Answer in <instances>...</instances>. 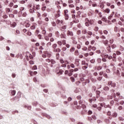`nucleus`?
I'll return each instance as SVG.
<instances>
[{
    "mask_svg": "<svg viewBox=\"0 0 124 124\" xmlns=\"http://www.w3.org/2000/svg\"><path fill=\"white\" fill-rule=\"evenodd\" d=\"M113 56L109 55L108 54H106L104 55V58L105 59H108V60H112L113 62H116V56L117 55L116 53H113L112 55Z\"/></svg>",
    "mask_w": 124,
    "mask_h": 124,
    "instance_id": "f257e3e1",
    "label": "nucleus"
},
{
    "mask_svg": "<svg viewBox=\"0 0 124 124\" xmlns=\"http://www.w3.org/2000/svg\"><path fill=\"white\" fill-rule=\"evenodd\" d=\"M42 73L44 74V76H46V75H49L50 74V68L48 67H46V70L44 69L42 70Z\"/></svg>",
    "mask_w": 124,
    "mask_h": 124,
    "instance_id": "f03ea898",
    "label": "nucleus"
},
{
    "mask_svg": "<svg viewBox=\"0 0 124 124\" xmlns=\"http://www.w3.org/2000/svg\"><path fill=\"white\" fill-rule=\"evenodd\" d=\"M120 21H118V25L119 26H124V15L120 17Z\"/></svg>",
    "mask_w": 124,
    "mask_h": 124,
    "instance_id": "7ed1b4c3",
    "label": "nucleus"
},
{
    "mask_svg": "<svg viewBox=\"0 0 124 124\" xmlns=\"http://www.w3.org/2000/svg\"><path fill=\"white\" fill-rule=\"evenodd\" d=\"M21 94H22L21 93V92H18L17 95L12 99V101H14L15 100H16V99H19V98H21Z\"/></svg>",
    "mask_w": 124,
    "mask_h": 124,
    "instance_id": "20e7f679",
    "label": "nucleus"
},
{
    "mask_svg": "<svg viewBox=\"0 0 124 124\" xmlns=\"http://www.w3.org/2000/svg\"><path fill=\"white\" fill-rule=\"evenodd\" d=\"M85 102L84 100H81L79 101V104L80 105H81V108H83V109H85L86 108V105H85Z\"/></svg>",
    "mask_w": 124,
    "mask_h": 124,
    "instance_id": "39448f33",
    "label": "nucleus"
},
{
    "mask_svg": "<svg viewBox=\"0 0 124 124\" xmlns=\"http://www.w3.org/2000/svg\"><path fill=\"white\" fill-rule=\"evenodd\" d=\"M81 64H82V65H85L84 66H83L84 69H87V68H88V65H89V64L88 63H86V61L85 60L82 61Z\"/></svg>",
    "mask_w": 124,
    "mask_h": 124,
    "instance_id": "423d86ee",
    "label": "nucleus"
},
{
    "mask_svg": "<svg viewBox=\"0 0 124 124\" xmlns=\"http://www.w3.org/2000/svg\"><path fill=\"white\" fill-rule=\"evenodd\" d=\"M108 86H111L112 88H115L116 87V83L113 82L111 81H108Z\"/></svg>",
    "mask_w": 124,
    "mask_h": 124,
    "instance_id": "0eeeda50",
    "label": "nucleus"
},
{
    "mask_svg": "<svg viewBox=\"0 0 124 124\" xmlns=\"http://www.w3.org/2000/svg\"><path fill=\"white\" fill-rule=\"evenodd\" d=\"M71 39L72 40L73 44H75V45L77 44V39H76V37H75V36H73L71 38Z\"/></svg>",
    "mask_w": 124,
    "mask_h": 124,
    "instance_id": "6e6552de",
    "label": "nucleus"
},
{
    "mask_svg": "<svg viewBox=\"0 0 124 124\" xmlns=\"http://www.w3.org/2000/svg\"><path fill=\"white\" fill-rule=\"evenodd\" d=\"M85 25L86 27H90V23L89 22V18H85Z\"/></svg>",
    "mask_w": 124,
    "mask_h": 124,
    "instance_id": "1a4fd4ad",
    "label": "nucleus"
},
{
    "mask_svg": "<svg viewBox=\"0 0 124 124\" xmlns=\"http://www.w3.org/2000/svg\"><path fill=\"white\" fill-rule=\"evenodd\" d=\"M29 74L31 75V77H32L33 76V75H36V74H37V71L32 72V71H30Z\"/></svg>",
    "mask_w": 124,
    "mask_h": 124,
    "instance_id": "9d476101",
    "label": "nucleus"
},
{
    "mask_svg": "<svg viewBox=\"0 0 124 124\" xmlns=\"http://www.w3.org/2000/svg\"><path fill=\"white\" fill-rule=\"evenodd\" d=\"M74 72V69H70L69 70V74H68V76L70 77V76H72L73 75V73Z\"/></svg>",
    "mask_w": 124,
    "mask_h": 124,
    "instance_id": "9b49d317",
    "label": "nucleus"
},
{
    "mask_svg": "<svg viewBox=\"0 0 124 124\" xmlns=\"http://www.w3.org/2000/svg\"><path fill=\"white\" fill-rule=\"evenodd\" d=\"M67 35L68 36H73V32L70 31H67Z\"/></svg>",
    "mask_w": 124,
    "mask_h": 124,
    "instance_id": "f8f14e48",
    "label": "nucleus"
},
{
    "mask_svg": "<svg viewBox=\"0 0 124 124\" xmlns=\"http://www.w3.org/2000/svg\"><path fill=\"white\" fill-rule=\"evenodd\" d=\"M35 26H36V23H33L30 27L31 30H35Z\"/></svg>",
    "mask_w": 124,
    "mask_h": 124,
    "instance_id": "ddd939ff",
    "label": "nucleus"
},
{
    "mask_svg": "<svg viewBox=\"0 0 124 124\" xmlns=\"http://www.w3.org/2000/svg\"><path fill=\"white\" fill-rule=\"evenodd\" d=\"M93 13H94L93 11L90 10L88 13V16H93Z\"/></svg>",
    "mask_w": 124,
    "mask_h": 124,
    "instance_id": "4468645a",
    "label": "nucleus"
},
{
    "mask_svg": "<svg viewBox=\"0 0 124 124\" xmlns=\"http://www.w3.org/2000/svg\"><path fill=\"white\" fill-rule=\"evenodd\" d=\"M100 93H101V92L100 91H96V98H99V96H100Z\"/></svg>",
    "mask_w": 124,
    "mask_h": 124,
    "instance_id": "2eb2a0df",
    "label": "nucleus"
},
{
    "mask_svg": "<svg viewBox=\"0 0 124 124\" xmlns=\"http://www.w3.org/2000/svg\"><path fill=\"white\" fill-rule=\"evenodd\" d=\"M60 12L61 11H60V10L57 11V13L55 14V16L56 18H59V17L61 16V15H60Z\"/></svg>",
    "mask_w": 124,
    "mask_h": 124,
    "instance_id": "dca6fc26",
    "label": "nucleus"
},
{
    "mask_svg": "<svg viewBox=\"0 0 124 124\" xmlns=\"http://www.w3.org/2000/svg\"><path fill=\"white\" fill-rule=\"evenodd\" d=\"M106 49L108 53L111 52V46H110V45L106 46Z\"/></svg>",
    "mask_w": 124,
    "mask_h": 124,
    "instance_id": "f3484780",
    "label": "nucleus"
},
{
    "mask_svg": "<svg viewBox=\"0 0 124 124\" xmlns=\"http://www.w3.org/2000/svg\"><path fill=\"white\" fill-rule=\"evenodd\" d=\"M56 24H59L60 23L62 24V25H63V20H60L59 19H57L56 21Z\"/></svg>",
    "mask_w": 124,
    "mask_h": 124,
    "instance_id": "a211bd4d",
    "label": "nucleus"
},
{
    "mask_svg": "<svg viewBox=\"0 0 124 124\" xmlns=\"http://www.w3.org/2000/svg\"><path fill=\"white\" fill-rule=\"evenodd\" d=\"M110 9L107 8L104 10L103 12L104 13H107V14H108V13H110Z\"/></svg>",
    "mask_w": 124,
    "mask_h": 124,
    "instance_id": "6ab92c4d",
    "label": "nucleus"
},
{
    "mask_svg": "<svg viewBox=\"0 0 124 124\" xmlns=\"http://www.w3.org/2000/svg\"><path fill=\"white\" fill-rule=\"evenodd\" d=\"M53 51L55 53H60L61 52V49L60 48H56V49H53Z\"/></svg>",
    "mask_w": 124,
    "mask_h": 124,
    "instance_id": "aec40b11",
    "label": "nucleus"
},
{
    "mask_svg": "<svg viewBox=\"0 0 124 124\" xmlns=\"http://www.w3.org/2000/svg\"><path fill=\"white\" fill-rule=\"evenodd\" d=\"M95 69L98 71L101 70L102 69V66H96L95 67Z\"/></svg>",
    "mask_w": 124,
    "mask_h": 124,
    "instance_id": "412c9836",
    "label": "nucleus"
},
{
    "mask_svg": "<svg viewBox=\"0 0 124 124\" xmlns=\"http://www.w3.org/2000/svg\"><path fill=\"white\" fill-rule=\"evenodd\" d=\"M87 34H88V35H90V36H87V37H91L92 35H93V32L91 31H88Z\"/></svg>",
    "mask_w": 124,
    "mask_h": 124,
    "instance_id": "4be33fe9",
    "label": "nucleus"
},
{
    "mask_svg": "<svg viewBox=\"0 0 124 124\" xmlns=\"http://www.w3.org/2000/svg\"><path fill=\"white\" fill-rule=\"evenodd\" d=\"M103 43H104V45L106 47L109 45V43H108V40L104 41Z\"/></svg>",
    "mask_w": 124,
    "mask_h": 124,
    "instance_id": "5701e85b",
    "label": "nucleus"
},
{
    "mask_svg": "<svg viewBox=\"0 0 124 124\" xmlns=\"http://www.w3.org/2000/svg\"><path fill=\"white\" fill-rule=\"evenodd\" d=\"M60 37L61 38H63L64 39H65V38H66V35L65 34L62 33L60 35Z\"/></svg>",
    "mask_w": 124,
    "mask_h": 124,
    "instance_id": "b1692460",
    "label": "nucleus"
},
{
    "mask_svg": "<svg viewBox=\"0 0 124 124\" xmlns=\"http://www.w3.org/2000/svg\"><path fill=\"white\" fill-rule=\"evenodd\" d=\"M42 11H45V10H46V8H47V7H46V6H45V4H43V5H42Z\"/></svg>",
    "mask_w": 124,
    "mask_h": 124,
    "instance_id": "393cba45",
    "label": "nucleus"
},
{
    "mask_svg": "<svg viewBox=\"0 0 124 124\" xmlns=\"http://www.w3.org/2000/svg\"><path fill=\"white\" fill-rule=\"evenodd\" d=\"M64 72L63 70L62 69H60L59 71V72H58L57 74H60V75H62V73Z\"/></svg>",
    "mask_w": 124,
    "mask_h": 124,
    "instance_id": "a878e982",
    "label": "nucleus"
},
{
    "mask_svg": "<svg viewBox=\"0 0 124 124\" xmlns=\"http://www.w3.org/2000/svg\"><path fill=\"white\" fill-rule=\"evenodd\" d=\"M75 56H79V51L78 49H76L74 52Z\"/></svg>",
    "mask_w": 124,
    "mask_h": 124,
    "instance_id": "bb28decb",
    "label": "nucleus"
},
{
    "mask_svg": "<svg viewBox=\"0 0 124 124\" xmlns=\"http://www.w3.org/2000/svg\"><path fill=\"white\" fill-rule=\"evenodd\" d=\"M16 26H17V24L15 22L11 24V27H12V28H15Z\"/></svg>",
    "mask_w": 124,
    "mask_h": 124,
    "instance_id": "cd10ccee",
    "label": "nucleus"
},
{
    "mask_svg": "<svg viewBox=\"0 0 124 124\" xmlns=\"http://www.w3.org/2000/svg\"><path fill=\"white\" fill-rule=\"evenodd\" d=\"M89 25H93V23H94V21L93 19H90V20L89 19Z\"/></svg>",
    "mask_w": 124,
    "mask_h": 124,
    "instance_id": "c85d7f7f",
    "label": "nucleus"
},
{
    "mask_svg": "<svg viewBox=\"0 0 124 124\" xmlns=\"http://www.w3.org/2000/svg\"><path fill=\"white\" fill-rule=\"evenodd\" d=\"M81 32L83 34H86V33H88V32H87V30L86 29L82 30Z\"/></svg>",
    "mask_w": 124,
    "mask_h": 124,
    "instance_id": "c756f323",
    "label": "nucleus"
},
{
    "mask_svg": "<svg viewBox=\"0 0 124 124\" xmlns=\"http://www.w3.org/2000/svg\"><path fill=\"white\" fill-rule=\"evenodd\" d=\"M64 16L65 17V20H68V19L69 18V16L68 15V14L67 15H64Z\"/></svg>",
    "mask_w": 124,
    "mask_h": 124,
    "instance_id": "7c9ffc66",
    "label": "nucleus"
},
{
    "mask_svg": "<svg viewBox=\"0 0 124 124\" xmlns=\"http://www.w3.org/2000/svg\"><path fill=\"white\" fill-rule=\"evenodd\" d=\"M99 29V28H98V27L95 26L93 29V31H98Z\"/></svg>",
    "mask_w": 124,
    "mask_h": 124,
    "instance_id": "2f4dec72",
    "label": "nucleus"
},
{
    "mask_svg": "<svg viewBox=\"0 0 124 124\" xmlns=\"http://www.w3.org/2000/svg\"><path fill=\"white\" fill-rule=\"evenodd\" d=\"M25 27L26 28H30V27H31V24H30V23H26Z\"/></svg>",
    "mask_w": 124,
    "mask_h": 124,
    "instance_id": "473e14b6",
    "label": "nucleus"
},
{
    "mask_svg": "<svg viewBox=\"0 0 124 124\" xmlns=\"http://www.w3.org/2000/svg\"><path fill=\"white\" fill-rule=\"evenodd\" d=\"M74 51H75V47H71L70 49V52L71 53H73V52H74Z\"/></svg>",
    "mask_w": 124,
    "mask_h": 124,
    "instance_id": "72a5a7b5",
    "label": "nucleus"
},
{
    "mask_svg": "<svg viewBox=\"0 0 124 124\" xmlns=\"http://www.w3.org/2000/svg\"><path fill=\"white\" fill-rule=\"evenodd\" d=\"M56 60H59L60 59V54L59 53H56Z\"/></svg>",
    "mask_w": 124,
    "mask_h": 124,
    "instance_id": "f704fd0d",
    "label": "nucleus"
},
{
    "mask_svg": "<svg viewBox=\"0 0 124 124\" xmlns=\"http://www.w3.org/2000/svg\"><path fill=\"white\" fill-rule=\"evenodd\" d=\"M36 9L37 10H39L40 9V4H38L36 5Z\"/></svg>",
    "mask_w": 124,
    "mask_h": 124,
    "instance_id": "c9c22d12",
    "label": "nucleus"
},
{
    "mask_svg": "<svg viewBox=\"0 0 124 124\" xmlns=\"http://www.w3.org/2000/svg\"><path fill=\"white\" fill-rule=\"evenodd\" d=\"M5 11H6V13H9V12H10V8H6L5 9Z\"/></svg>",
    "mask_w": 124,
    "mask_h": 124,
    "instance_id": "e433bc0d",
    "label": "nucleus"
},
{
    "mask_svg": "<svg viewBox=\"0 0 124 124\" xmlns=\"http://www.w3.org/2000/svg\"><path fill=\"white\" fill-rule=\"evenodd\" d=\"M57 44H54L52 45V48L54 49V50H55V49L57 48Z\"/></svg>",
    "mask_w": 124,
    "mask_h": 124,
    "instance_id": "4c0bfd02",
    "label": "nucleus"
},
{
    "mask_svg": "<svg viewBox=\"0 0 124 124\" xmlns=\"http://www.w3.org/2000/svg\"><path fill=\"white\" fill-rule=\"evenodd\" d=\"M103 90H104V91H109V87H108V86H105L103 88Z\"/></svg>",
    "mask_w": 124,
    "mask_h": 124,
    "instance_id": "58836bf2",
    "label": "nucleus"
},
{
    "mask_svg": "<svg viewBox=\"0 0 124 124\" xmlns=\"http://www.w3.org/2000/svg\"><path fill=\"white\" fill-rule=\"evenodd\" d=\"M13 5H14V3L13 2H10L9 4V7H13Z\"/></svg>",
    "mask_w": 124,
    "mask_h": 124,
    "instance_id": "ea45409f",
    "label": "nucleus"
},
{
    "mask_svg": "<svg viewBox=\"0 0 124 124\" xmlns=\"http://www.w3.org/2000/svg\"><path fill=\"white\" fill-rule=\"evenodd\" d=\"M11 94L12 95H14L15 94H16V90H13L11 92Z\"/></svg>",
    "mask_w": 124,
    "mask_h": 124,
    "instance_id": "a19ab883",
    "label": "nucleus"
},
{
    "mask_svg": "<svg viewBox=\"0 0 124 124\" xmlns=\"http://www.w3.org/2000/svg\"><path fill=\"white\" fill-rule=\"evenodd\" d=\"M68 13V10H64V15H66Z\"/></svg>",
    "mask_w": 124,
    "mask_h": 124,
    "instance_id": "79ce46f5",
    "label": "nucleus"
},
{
    "mask_svg": "<svg viewBox=\"0 0 124 124\" xmlns=\"http://www.w3.org/2000/svg\"><path fill=\"white\" fill-rule=\"evenodd\" d=\"M57 44H58L59 46H62V41H59L58 42H57Z\"/></svg>",
    "mask_w": 124,
    "mask_h": 124,
    "instance_id": "37998d69",
    "label": "nucleus"
},
{
    "mask_svg": "<svg viewBox=\"0 0 124 124\" xmlns=\"http://www.w3.org/2000/svg\"><path fill=\"white\" fill-rule=\"evenodd\" d=\"M70 80H71V82H75V78L74 77H71L70 78Z\"/></svg>",
    "mask_w": 124,
    "mask_h": 124,
    "instance_id": "c03bdc74",
    "label": "nucleus"
},
{
    "mask_svg": "<svg viewBox=\"0 0 124 124\" xmlns=\"http://www.w3.org/2000/svg\"><path fill=\"white\" fill-rule=\"evenodd\" d=\"M50 62L52 64H55V63H56V62L54 60H50Z\"/></svg>",
    "mask_w": 124,
    "mask_h": 124,
    "instance_id": "a18cd8bd",
    "label": "nucleus"
},
{
    "mask_svg": "<svg viewBox=\"0 0 124 124\" xmlns=\"http://www.w3.org/2000/svg\"><path fill=\"white\" fill-rule=\"evenodd\" d=\"M29 12L30 13H34V10L33 9H31L30 10H29Z\"/></svg>",
    "mask_w": 124,
    "mask_h": 124,
    "instance_id": "49530a36",
    "label": "nucleus"
},
{
    "mask_svg": "<svg viewBox=\"0 0 124 124\" xmlns=\"http://www.w3.org/2000/svg\"><path fill=\"white\" fill-rule=\"evenodd\" d=\"M117 116H118V114H117L116 112L113 113L112 114V117H113V118H116Z\"/></svg>",
    "mask_w": 124,
    "mask_h": 124,
    "instance_id": "de8ad7c7",
    "label": "nucleus"
},
{
    "mask_svg": "<svg viewBox=\"0 0 124 124\" xmlns=\"http://www.w3.org/2000/svg\"><path fill=\"white\" fill-rule=\"evenodd\" d=\"M42 16L43 18H45V17H47V14L45 13L42 15Z\"/></svg>",
    "mask_w": 124,
    "mask_h": 124,
    "instance_id": "09e8293b",
    "label": "nucleus"
},
{
    "mask_svg": "<svg viewBox=\"0 0 124 124\" xmlns=\"http://www.w3.org/2000/svg\"><path fill=\"white\" fill-rule=\"evenodd\" d=\"M103 76L105 78H108V75H107L106 73H104Z\"/></svg>",
    "mask_w": 124,
    "mask_h": 124,
    "instance_id": "8fccbe9b",
    "label": "nucleus"
},
{
    "mask_svg": "<svg viewBox=\"0 0 124 124\" xmlns=\"http://www.w3.org/2000/svg\"><path fill=\"white\" fill-rule=\"evenodd\" d=\"M92 4L93 5V1H92V0H90L89 1L88 5H89V6H92Z\"/></svg>",
    "mask_w": 124,
    "mask_h": 124,
    "instance_id": "3c124183",
    "label": "nucleus"
},
{
    "mask_svg": "<svg viewBox=\"0 0 124 124\" xmlns=\"http://www.w3.org/2000/svg\"><path fill=\"white\" fill-rule=\"evenodd\" d=\"M64 74L65 75H68V74H69V71H68V70H65L64 72Z\"/></svg>",
    "mask_w": 124,
    "mask_h": 124,
    "instance_id": "603ef678",
    "label": "nucleus"
},
{
    "mask_svg": "<svg viewBox=\"0 0 124 124\" xmlns=\"http://www.w3.org/2000/svg\"><path fill=\"white\" fill-rule=\"evenodd\" d=\"M66 28H67V26L66 25H63L62 26V30H66Z\"/></svg>",
    "mask_w": 124,
    "mask_h": 124,
    "instance_id": "864d4df0",
    "label": "nucleus"
},
{
    "mask_svg": "<svg viewBox=\"0 0 124 124\" xmlns=\"http://www.w3.org/2000/svg\"><path fill=\"white\" fill-rule=\"evenodd\" d=\"M97 80H98V81H101V80H102V77H98Z\"/></svg>",
    "mask_w": 124,
    "mask_h": 124,
    "instance_id": "5fc2aeb1",
    "label": "nucleus"
},
{
    "mask_svg": "<svg viewBox=\"0 0 124 124\" xmlns=\"http://www.w3.org/2000/svg\"><path fill=\"white\" fill-rule=\"evenodd\" d=\"M45 39L46 40V41H49V37L47 36H45Z\"/></svg>",
    "mask_w": 124,
    "mask_h": 124,
    "instance_id": "6e6d98bb",
    "label": "nucleus"
},
{
    "mask_svg": "<svg viewBox=\"0 0 124 124\" xmlns=\"http://www.w3.org/2000/svg\"><path fill=\"white\" fill-rule=\"evenodd\" d=\"M82 50H83V51H87V50H88V47L84 46L82 48Z\"/></svg>",
    "mask_w": 124,
    "mask_h": 124,
    "instance_id": "4d7b16f0",
    "label": "nucleus"
},
{
    "mask_svg": "<svg viewBox=\"0 0 124 124\" xmlns=\"http://www.w3.org/2000/svg\"><path fill=\"white\" fill-rule=\"evenodd\" d=\"M60 62L62 64V63H64V61L63 59H60Z\"/></svg>",
    "mask_w": 124,
    "mask_h": 124,
    "instance_id": "13d9d810",
    "label": "nucleus"
},
{
    "mask_svg": "<svg viewBox=\"0 0 124 124\" xmlns=\"http://www.w3.org/2000/svg\"><path fill=\"white\" fill-rule=\"evenodd\" d=\"M77 34H78V35H80V34H81V31L80 30H78L77 31Z\"/></svg>",
    "mask_w": 124,
    "mask_h": 124,
    "instance_id": "bf43d9fd",
    "label": "nucleus"
},
{
    "mask_svg": "<svg viewBox=\"0 0 124 124\" xmlns=\"http://www.w3.org/2000/svg\"><path fill=\"white\" fill-rule=\"evenodd\" d=\"M117 47V46L115 44H113L111 46L112 49H115Z\"/></svg>",
    "mask_w": 124,
    "mask_h": 124,
    "instance_id": "052dcab7",
    "label": "nucleus"
},
{
    "mask_svg": "<svg viewBox=\"0 0 124 124\" xmlns=\"http://www.w3.org/2000/svg\"><path fill=\"white\" fill-rule=\"evenodd\" d=\"M52 54H51V53H46V57H47V58H50Z\"/></svg>",
    "mask_w": 124,
    "mask_h": 124,
    "instance_id": "680f3d73",
    "label": "nucleus"
},
{
    "mask_svg": "<svg viewBox=\"0 0 124 124\" xmlns=\"http://www.w3.org/2000/svg\"><path fill=\"white\" fill-rule=\"evenodd\" d=\"M109 42L110 44H112V43L114 42V39H111L109 40Z\"/></svg>",
    "mask_w": 124,
    "mask_h": 124,
    "instance_id": "e2e57ef3",
    "label": "nucleus"
},
{
    "mask_svg": "<svg viewBox=\"0 0 124 124\" xmlns=\"http://www.w3.org/2000/svg\"><path fill=\"white\" fill-rule=\"evenodd\" d=\"M27 34L28 35V36H31V32L28 31Z\"/></svg>",
    "mask_w": 124,
    "mask_h": 124,
    "instance_id": "0e129e2a",
    "label": "nucleus"
},
{
    "mask_svg": "<svg viewBox=\"0 0 124 124\" xmlns=\"http://www.w3.org/2000/svg\"><path fill=\"white\" fill-rule=\"evenodd\" d=\"M66 49H67L66 48V47L63 46V47H62V51H66Z\"/></svg>",
    "mask_w": 124,
    "mask_h": 124,
    "instance_id": "69168bd1",
    "label": "nucleus"
},
{
    "mask_svg": "<svg viewBox=\"0 0 124 124\" xmlns=\"http://www.w3.org/2000/svg\"><path fill=\"white\" fill-rule=\"evenodd\" d=\"M77 49H81V45L78 44L77 46Z\"/></svg>",
    "mask_w": 124,
    "mask_h": 124,
    "instance_id": "338daca9",
    "label": "nucleus"
},
{
    "mask_svg": "<svg viewBox=\"0 0 124 124\" xmlns=\"http://www.w3.org/2000/svg\"><path fill=\"white\" fill-rule=\"evenodd\" d=\"M68 3L70 4V3H73V0H68Z\"/></svg>",
    "mask_w": 124,
    "mask_h": 124,
    "instance_id": "774afa93",
    "label": "nucleus"
}]
</instances>
